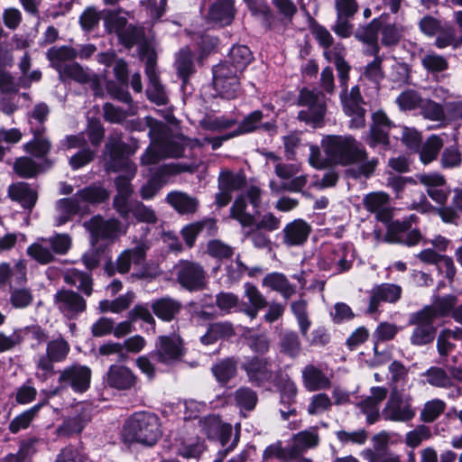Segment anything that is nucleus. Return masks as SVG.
<instances>
[{"label":"nucleus","mask_w":462,"mask_h":462,"mask_svg":"<svg viewBox=\"0 0 462 462\" xmlns=\"http://www.w3.org/2000/svg\"><path fill=\"white\" fill-rule=\"evenodd\" d=\"M69 346L63 339H56L49 342L47 346V355L54 362L64 360L69 354Z\"/></svg>","instance_id":"e2e57ef3"},{"label":"nucleus","mask_w":462,"mask_h":462,"mask_svg":"<svg viewBox=\"0 0 462 462\" xmlns=\"http://www.w3.org/2000/svg\"><path fill=\"white\" fill-rule=\"evenodd\" d=\"M358 407L361 409L362 412L365 414L366 421L369 424H374L379 420L380 416H382V412L380 413V404L369 397L361 401L358 403Z\"/></svg>","instance_id":"338daca9"},{"label":"nucleus","mask_w":462,"mask_h":462,"mask_svg":"<svg viewBox=\"0 0 462 462\" xmlns=\"http://www.w3.org/2000/svg\"><path fill=\"white\" fill-rule=\"evenodd\" d=\"M91 420V408L88 403L79 402L71 408L68 415L56 431L60 437H70L79 434Z\"/></svg>","instance_id":"9d476101"},{"label":"nucleus","mask_w":462,"mask_h":462,"mask_svg":"<svg viewBox=\"0 0 462 462\" xmlns=\"http://www.w3.org/2000/svg\"><path fill=\"white\" fill-rule=\"evenodd\" d=\"M106 381L109 386L118 390H127L134 387L136 383V376L131 369L125 365H111Z\"/></svg>","instance_id":"412c9836"},{"label":"nucleus","mask_w":462,"mask_h":462,"mask_svg":"<svg viewBox=\"0 0 462 462\" xmlns=\"http://www.w3.org/2000/svg\"><path fill=\"white\" fill-rule=\"evenodd\" d=\"M263 285L280 292L286 299L290 298L295 292L294 286L291 285L286 276L281 273L267 274L263 280Z\"/></svg>","instance_id":"72a5a7b5"},{"label":"nucleus","mask_w":462,"mask_h":462,"mask_svg":"<svg viewBox=\"0 0 462 462\" xmlns=\"http://www.w3.org/2000/svg\"><path fill=\"white\" fill-rule=\"evenodd\" d=\"M445 402L439 399L427 402L420 411V420L424 422L434 421L444 411Z\"/></svg>","instance_id":"13d9d810"},{"label":"nucleus","mask_w":462,"mask_h":462,"mask_svg":"<svg viewBox=\"0 0 462 462\" xmlns=\"http://www.w3.org/2000/svg\"><path fill=\"white\" fill-rule=\"evenodd\" d=\"M208 17L210 21L221 26L231 23L234 18L232 0H216L210 6Z\"/></svg>","instance_id":"a878e982"},{"label":"nucleus","mask_w":462,"mask_h":462,"mask_svg":"<svg viewBox=\"0 0 462 462\" xmlns=\"http://www.w3.org/2000/svg\"><path fill=\"white\" fill-rule=\"evenodd\" d=\"M234 335L232 324L228 322H217L211 324L205 335L200 337L204 345L214 344L218 339L228 338Z\"/></svg>","instance_id":"e433bc0d"},{"label":"nucleus","mask_w":462,"mask_h":462,"mask_svg":"<svg viewBox=\"0 0 462 462\" xmlns=\"http://www.w3.org/2000/svg\"><path fill=\"white\" fill-rule=\"evenodd\" d=\"M177 280L185 289L192 291L205 287V273L198 263L180 261L174 266Z\"/></svg>","instance_id":"ddd939ff"},{"label":"nucleus","mask_w":462,"mask_h":462,"mask_svg":"<svg viewBox=\"0 0 462 462\" xmlns=\"http://www.w3.org/2000/svg\"><path fill=\"white\" fill-rule=\"evenodd\" d=\"M208 421L214 425V429L207 430V435L209 438L218 435L221 445L223 447L226 446L232 437V426L230 424H222L219 418L216 416L210 417Z\"/></svg>","instance_id":"3c124183"},{"label":"nucleus","mask_w":462,"mask_h":462,"mask_svg":"<svg viewBox=\"0 0 462 462\" xmlns=\"http://www.w3.org/2000/svg\"><path fill=\"white\" fill-rule=\"evenodd\" d=\"M181 345V340L177 336H161L158 338L154 356L162 364H172L180 360L183 355Z\"/></svg>","instance_id":"a211bd4d"},{"label":"nucleus","mask_w":462,"mask_h":462,"mask_svg":"<svg viewBox=\"0 0 462 462\" xmlns=\"http://www.w3.org/2000/svg\"><path fill=\"white\" fill-rule=\"evenodd\" d=\"M252 60V53L248 47L245 45L234 46L228 55V58L224 61L230 63L239 72L243 73L245 68Z\"/></svg>","instance_id":"4c0bfd02"},{"label":"nucleus","mask_w":462,"mask_h":462,"mask_svg":"<svg viewBox=\"0 0 462 462\" xmlns=\"http://www.w3.org/2000/svg\"><path fill=\"white\" fill-rule=\"evenodd\" d=\"M388 201L389 196L382 191L369 193L364 199L365 208L376 213L378 219L382 221H387L390 217L387 211Z\"/></svg>","instance_id":"bb28decb"},{"label":"nucleus","mask_w":462,"mask_h":462,"mask_svg":"<svg viewBox=\"0 0 462 462\" xmlns=\"http://www.w3.org/2000/svg\"><path fill=\"white\" fill-rule=\"evenodd\" d=\"M167 201L180 213H192L198 207L195 198L180 191H173L168 194Z\"/></svg>","instance_id":"c9c22d12"},{"label":"nucleus","mask_w":462,"mask_h":462,"mask_svg":"<svg viewBox=\"0 0 462 462\" xmlns=\"http://www.w3.org/2000/svg\"><path fill=\"white\" fill-rule=\"evenodd\" d=\"M245 296L251 307L245 308L244 312L251 319H255L258 311L267 306V300L256 286L249 282L245 284Z\"/></svg>","instance_id":"473e14b6"},{"label":"nucleus","mask_w":462,"mask_h":462,"mask_svg":"<svg viewBox=\"0 0 462 462\" xmlns=\"http://www.w3.org/2000/svg\"><path fill=\"white\" fill-rule=\"evenodd\" d=\"M241 72L230 63L221 62L213 69V85L218 95L226 99L236 98L240 92Z\"/></svg>","instance_id":"423d86ee"},{"label":"nucleus","mask_w":462,"mask_h":462,"mask_svg":"<svg viewBox=\"0 0 462 462\" xmlns=\"http://www.w3.org/2000/svg\"><path fill=\"white\" fill-rule=\"evenodd\" d=\"M140 55L145 59V73L149 79L147 88L148 98L157 105H164L168 101L167 94L161 84L155 69L156 55L147 44L140 47Z\"/></svg>","instance_id":"6e6552de"},{"label":"nucleus","mask_w":462,"mask_h":462,"mask_svg":"<svg viewBox=\"0 0 462 462\" xmlns=\"http://www.w3.org/2000/svg\"><path fill=\"white\" fill-rule=\"evenodd\" d=\"M207 228L208 231L215 228V221L208 219L193 223L183 227L181 234L186 244L190 247L193 245L197 236Z\"/></svg>","instance_id":"864d4df0"},{"label":"nucleus","mask_w":462,"mask_h":462,"mask_svg":"<svg viewBox=\"0 0 462 462\" xmlns=\"http://www.w3.org/2000/svg\"><path fill=\"white\" fill-rule=\"evenodd\" d=\"M345 50L340 45H336L332 50L324 51V56L329 62H334L338 74V80L342 89L347 88L350 66L344 60Z\"/></svg>","instance_id":"393cba45"},{"label":"nucleus","mask_w":462,"mask_h":462,"mask_svg":"<svg viewBox=\"0 0 462 462\" xmlns=\"http://www.w3.org/2000/svg\"><path fill=\"white\" fill-rule=\"evenodd\" d=\"M319 443V435L316 430L310 429L295 434L291 443V453L296 456L308 448H314Z\"/></svg>","instance_id":"7c9ffc66"},{"label":"nucleus","mask_w":462,"mask_h":462,"mask_svg":"<svg viewBox=\"0 0 462 462\" xmlns=\"http://www.w3.org/2000/svg\"><path fill=\"white\" fill-rule=\"evenodd\" d=\"M404 31L405 26L400 22L385 24L381 32L382 43L385 46L396 45L400 42Z\"/></svg>","instance_id":"8fccbe9b"},{"label":"nucleus","mask_w":462,"mask_h":462,"mask_svg":"<svg viewBox=\"0 0 462 462\" xmlns=\"http://www.w3.org/2000/svg\"><path fill=\"white\" fill-rule=\"evenodd\" d=\"M149 247L150 245L146 240H141L134 248L122 252L116 259V270L120 273H125L129 272L132 265H142Z\"/></svg>","instance_id":"6ab92c4d"},{"label":"nucleus","mask_w":462,"mask_h":462,"mask_svg":"<svg viewBox=\"0 0 462 462\" xmlns=\"http://www.w3.org/2000/svg\"><path fill=\"white\" fill-rule=\"evenodd\" d=\"M245 184V177L230 171L222 172L218 179V189L234 192L241 189Z\"/></svg>","instance_id":"603ef678"},{"label":"nucleus","mask_w":462,"mask_h":462,"mask_svg":"<svg viewBox=\"0 0 462 462\" xmlns=\"http://www.w3.org/2000/svg\"><path fill=\"white\" fill-rule=\"evenodd\" d=\"M57 309L67 318L74 319L86 310V300L70 290H60L54 296Z\"/></svg>","instance_id":"dca6fc26"},{"label":"nucleus","mask_w":462,"mask_h":462,"mask_svg":"<svg viewBox=\"0 0 462 462\" xmlns=\"http://www.w3.org/2000/svg\"><path fill=\"white\" fill-rule=\"evenodd\" d=\"M176 68L179 75L185 81L193 69L192 53L189 49L180 50L176 60Z\"/></svg>","instance_id":"680f3d73"},{"label":"nucleus","mask_w":462,"mask_h":462,"mask_svg":"<svg viewBox=\"0 0 462 462\" xmlns=\"http://www.w3.org/2000/svg\"><path fill=\"white\" fill-rule=\"evenodd\" d=\"M433 315L430 309H422L411 315L410 323L416 325L411 336L412 345L423 346L434 339L436 329L433 326Z\"/></svg>","instance_id":"1a4fd4ad"},{"label":"nucleus","mask_w":462,"mask_h":462,"mask_svg":"<svg viewBox=\"0 0 462 462\" xmlns=\"http://www.w3.org/2000/svg\"><path fill=\"white\" fill-rule=\"evenodd\" d=\"M354 252L351 246L338 245L319 263L320 268L340 273L349 270L354 261Z\"/></svg>","instance_id":"4468645a"},{"label":"nucleus","mask_w":462,"mask_h":462,"mask_svg":"<svg viewBox=\"0 0 462 462\" xmlns=\"http://www.w3.org/2000/svg\"><path fill=\"white\" fill-rule=\"evenodd\" d=\"M63 280L69 285L77 286L87 296L91 295L93 283L90 274L71 268L63 273Z\"/></svg>","instance_id":"f704fd0d"},{"label":"nucleus","mask_w":462,"mask_h":462,"mask_svg":"<svg viewBox=\"0 0 462 462\" xmlns=\"http://www.w3.org/2000/svg\"><path fill=\"white\" fill-rule=\"evenodd\" d=\"M108 192L102 187L90 186L77 192L81 205L88 207V204L100 203L108 198Z\"/></svg>","instance_id":"37998d69"},{"label":"nucleus","mask_w":462,"mask_h":462,"mask_svg":"<svg viewBox=\"0 0 462 462\" xmlns=\"http://www.w3.org/2000/svg\"><path fill=\"white\" fill-rule=\"evenodd\" d=\"M402 390L391 387L389 398L382 410V418L384 420L408 422L415 417L412 397L411 394L403 393Z\"/></svg>","instance_id":"39448f33"},{"label":"nucleus","mask_w":462,"mask_h":462,"mask_svg":"<svg viewBox=\"0 0 462 462\" xmlns=\"http://www.w3.org/2000/svg\"><path fill=\"white\" fill-rule=\"evenodd\" d=\"M299 105L307 106V110L300 111L298 118L313 125H319L324 119L326 114V97L324 94L317 89L304 88L300 91Z\"/></svg>","instance_id":"0eeeda50"},{"label":"nucleus","mask_w":462,"mask_h":462,"mask_svg":"<svg viewBox=\"0 0 462 462\" xmlns=\"http://www.w3.org/2000/svg\"><path fill=\"white\" fill-rule=\"evenodd\" d=\"M91 370L81 365H73L60 372V388H71L75 393H84L89 388Z\"/></svg>","instance_id":"f8f14e48"},{"label":"nucleus","mask_w":462,"mask_h":462,"mask_svg":"<svg viewBox=\"0 0 462 462\" xmlns=\"http://www.w3.org/2000/svg\"><path fill=\"white\" fill-rule=\"evenodd\" d=\"M9 196L25 208H32L37 200V193L27 183L18 182L10 186Z\"/></svg>","instance_id":"c756f323"},{"label":"nucleus","mask_w":462,"mask_h":462,"mask_svg":"<svg viewBox=\"0 0 462 462\" xmlns=\"http://www.w3.org/2000/svg\"><path fill=\"white\" fill-rule=\"evenodd\" d=\"M457 304V297L455 295H445L437 298L432 305H428L423 309H430L433 311V319L438 317H446L452 313Z\"/></svg>","instance_id":"c03bdc74"},{"label":"nucleus","mask_w":462,"mask_h":462,"mask_svg":"<svg viewBox=\"0 0 462 462\" xmlns=\"http://www.w3.org/2000/svg\"><path fill=\"white\" fill-rule=\"evenodd\" d=\"M321 146L330 163L356 165V177H370L378 164L376 158L368 159L363 144L352 135H327L322 139Z\"/></svg>","instance_id":"f257e3e1"},{"label":"nucleus","mask_w":462,"mask_h":462,"mask_svg":"<svg viewBox=\"0 0 462 462\" xmlns=\"http://www.w3.org/2000/svg\"><path fill=\"white\" fill-rule=\"evenodd\" d=\"M442 146L443 142L440 137L437 135L430 136L420 151V162L425 165L433 162L437 158Z\"/></svg>","instance_id":"49530a36"},{"label":"nucleus","mask_w":462,"mask_h":462,"mask_svg":"<svg viewBox=\"0 0 462 462\" xmlns=\"http://www.w3.org/2000/svg\"><path fill=\"white\" fill-rule=\"evenodd\" d=\"M85 227L91 233L92 244L97 242L98 239L113 240L120 234V223L116 218L104 220L97 216L89 221L85 222Z\"/></svg>","instance_id":"f3484780"},{"label":"nucleus","mask_w":462,"mask_h":462,"mask_svg":"<svg viewBox=\"0 0 462 462\" xmlns=\"http://www.w3.org/2000/svg\"><path fill=\"white\" fill-rule=\"evenodd\" d=\"M421 116L430 121L446 123L445 104L441 105L431 99H423L420 104Z\"/></svg>","instance_id":"ea45409f"},{"label":"nucleus","mask_w":462,"mask_h":462,"mask_svg":"<svg viewBox=\"0 0 462 462\" xmlns=\"http://www.w3.org/2000/svg\"><path fill=\"white\" fill-rule=\"evenodd\" d=\"M274 171L282 180L281 184L282 189L298 192L307 183V177L305 175H297L300 172L298 164L277 162L274 165Z\"/></svg>","instance_id":"2eb2a0df"},{"label":"nucleus","mask_w":462,"mask_h":462,"mask_svg":"<svg viewBox=\"0 0 462 462\" xmlns=\"http://www.w3.org/2000/svg\"><path fill=\"white\" fill-rule=\"evenodd\" d=\"M389 372L391 374L392 387L402 389L407 382V368L402 363L394 361L389 365Z\"/></svg>","instance_id":"69168bd1"},{"label":"nucleus","mask_w":462,"mask_h":462,"mask_svg":"<svg viewBox=\"0 0 462 462\" xmlns=\"http://www.w3.org/2000/svg\"><path fill=\"white\" fill-rule=\"evenodd\" d=\"M310 230L311 227L306 221L295 219L283 228V242L290 246L300 245L307 240Z\"/></svg>","instance_id":"5701e85b"},{"label":"nucleus","mask_w":462,"mask_h":462,"mask_svg":"<svg viewBox=\"0 0 462 462\" xmlns=\"http://www.w3.org/2000/svg\"><path fill=\"white\" fill-rule=\"evenodd\" d=\"M56 209L59 213L58 226L66 223L71 216L77 213L86 212V207L81 205L79 199L77 198V193L72 198L58 200Z\"/></svg>","instance_id":"cd10ccee"},{"label":"nucleus","mask_w":462,"mask_h":462,"mask_svg":"<svg viewBox=\"0 0 462 462\" xmlns=\"http://www.w3.org/2000/svg\"><path fill=\"white\" fill-rule=\"evenodd\" d=\"M249 380L260 385L272 378V370L266 359L253 357L243 365Z\"/></svg>","instance_id":"b1692460"},{"label":"nucleus","mask_w":462,"mask_h":462,"mask_svg":"<svg viewBox=\"0 0 462 462\" xmlns=\"http://www.w3.org/2000/svg\"><path fill=\"white\" fill-rule=\"evenodd\" d=\"M417 257L423 263L437 264L441 263L446 267L447 276L451 278L455 274V267L450 257L437 254L433 249H425L417 254Z\"/></svg>","instance_id":"a19ab883"},{"label":"nucleus","mask_w":462,"mask_h":462,"mask_svg":"<svg viewBox=\"0 0 462 462\" xmlns=\"http://www.w3.org/2000/svg\"><path fill=\"white\" fill-rule=\"evenodd\" d=\"M125 144L120 138H111L106 144V151L110 157L107 168L114 171L125 169L128 176H119L116 179L117 194L132 195L133 189L130 184V178L136 172V167L128 159L124 157Z\"/></svg>","instance_id":"20e7f679"},{"label":"nucleus","mask_w":462,"mask_h":462,"mask_svg":"<svg viewBox=\"0 0 462 462\" xmlns=\"http://www.w3.org/2000/svg\"><path fill=\"white\" fill-rule=\"evenodd\" d=\"M212 373L219 383H226L236 373V363L233 358H226L211 368Z\"/></svg>","instance_id":"09e8293b"},{"label":"nucleus","mask_w":462,"mask_h":462,"mask_svg":"<svg viewBox=\"0 0 462 462\" xmlns=\"http://www.w3.org/2000/svg\"><path fill=\"white\" fill-rule=\"evenodd\" d=\"M131 213L139 222L155 224L158 220L155 211L140 201L134 202Z\"/></svg>","instance_id":"052dcab7"},{"label":"nucleus","mask_w":462,"mask_h":462,"mask_svg":"<svg viewBox=\"0 0 462 462\" xmlns=\"http://www.w3.org/2000/svg\"><path fill=\"white\" fill-rule=\"evenodd\" d=\"M27 254L40 264H48L55 256L46 238H38L26 250Z\"/></svg>","instance_id":"2f4dec72"},{"label":"nucleus","mask_w":462,"mask_h":462,"mask_svg":"<svg viewBox=\"0 0 462 462\" xmlns=\"http://www.w3.org/2000/svg\"><path fill=\"white\" fill-rule=\"evenodd\" d=\"M51 149V143L42 136V131H33V139L24 144V150L35 157H44Z\"/></svg>","instance_id":"a18cd8bd"},{"label":"nucleus","mask_w":462,"mask_h":462,"mask_svg":"<svg viewBox=\"0 0 462 462\" xmlns=\"http://www.w3.org/2000/svg\"><path fill=\"white\" fill-rule=\"evenodd\" d=\"M153 313L164 321H171L180 312L181 303L170 297L154 300L152 303Z\"/></svg>","instance_id":"c85d7f7f"},{"label":"nucleus","mask_w":462,"mask_h":462,"mask_svg":"<svg viewBox=\"0 0 462 462\" xmlns=\"http://www.w3.org/2000/svg\"><path fill=\"white\" fill-rule=\"evenodd\" d=\"M61 79H71L79 83H87L90 80V76L79 63H70L65 65L61 71H58Z\"/></svg>","instance_id":"4d7b16f0"},{"label":"nucleus","mask_w":462,"mask_h":462,"mask_svg":"<svg viewBox=\"0 0 462 462\" xmlns=\"http://www.w3.org/2000/svg\"><path fill=\"white\" fill-rule=\"evenodd\" d=\"M438 32L439 35L436 38L435 45L439 49H444L448 46H452L453 49H457L461 46L462 36L459 39H457L454 29L450 26L441 27L440 31Z\"/></svg>","instance_id":"6e6d98bb"},{"label":"nucleus","mask_w":462,"mask_h":462,"mask_svg":"<svg viewBox=\"0 0 462 462\" xmlns=\"http://www.w3.org/2000/svg\"><path fill=\"white\" fill-rule=\"evenodd\" d=\"M453 341H459V328L442 330L437 339V349L440 356H447L455 348Z\"/></svg>","instance_id":"79ce46f5"},{"label":"nucleus","mask_w":462,"mask_h":462,"mask_svg":"<svg viewBox=\"0 0 462 462\" xmlns=\"http://www.w3.org/2000/svg\"><path fill=\"white\" fill-rule=\"evenodd\" d=\"M402 294V288L399 285L392 283H382L375 286L371 291L370 303L368 311L374 313L377 310L380 302H395Z\"/></svg>","instance_id":"aec40b11"},{"label":"nucleus","mask_w":462,"mask_h":462,"mask_svg":"<svg viewBox=\"0 0 462 462\" xmlns=\"http://www.w3.org/2000/svg\"><path fill=\"white\" fill-rule=\"evenodd\" d=\"M423 376L426 377L428 383L435 387L448 388L452 385L451 378L440 367H430L423 374Z\"/></svg>","instance_id":"5fc2aeb1"},{"label":"nucleus","mask_w":462,"mask_h":462,"mask_svg":"<svg viewBox=\"0 0 462 462\" xmlns=\"http://www.w3.org/2000/svg\"><path fill=\"white\" fill-rule=\"evenodd\" d=\"M246 202L244 196H239L230 208V217L243 226H251L254 223L253 215L245 211Z\"/></svg>","instance_id":"de8ad7c7"},{"label":"nucleus","mask_w":462,"mask_h":462,"mask_svg":"<svg viewBox=\"0 0 462 462\" xmlns=\"http://www.w3.org/2000/svg\"><path fill=\"white\" fill-rule=\"evenodd\" d=\"M423 68L429 72H442L448 67V62L441 55L431 52L424 55L421 59Z\"/></svg>","instance_id":"bf43d9fd"},{"label":"nucleus","mask_w":462,"mask_h":462,"mask_svg":"<svg viewBox=\"0 0 462 462\" xmlns=\"http://www.w3.org/2000/svg\"><path fill=\"white\" fill-rule=\"evenodd\" d=\"M307 303L303 300H300L291 303V310L296 316L300 332L303 336L307 335L308 329L310 326V321L307 315Z\"/></svg>","instance_id":"0e129e2a"},{"label":"nucleus","mask_w":462,"mask_h":462,"mask_svg":"<svg viewBox=\"0 0 462 462\" xmlns=\"http://www.w3.org/2000/svg\"><path fill=\"white\" fill-rule=\"evenodd\" d=\"M302 383L309 392H316L330 387L329 377L313 365H306L302 370Z\"/></svg>","instance_id":"4be33fe9"},{"label":"nucleus","mask_w":462,"mask_h":462,"mask_svg":"<svg viewBox=\"0 0 462 462\" xmlns=\"http://www.w3.org/2000/svg\"><path fill=\"white\" fill-rule=\"evenodd\" d=\"M160 436L159 420L152 413H135L126 420L124 426L123 439L128 443L136 442L152 446Z\"/></svg>","instance_id":"7ed1b4c3"},{"label":"nucleus","mask_w":462,"mask_h":462,"mask_svg":"<svg viewBox=\"0 0 462 462\" xmlns=\"http://www.w3.org/2000/svg\"><path fill=\"white\" fill-rule=\"evenodd\" d=\"M368 462H402L401 457L392 450L373 451L366 449L363 452Z\"/></svg>","instance_id":"774afa93"},{"label":"nucleus","mask_w":462,"mask_h":462,"mask_svg":"<svg viewBox=\"0 0 462 462\" xmlns=\"http://www.w3.org/2000/svg\"><path fill=\"white\" fill-rule=\"evenodd\" d=\"M149 127V135L153 144L157 143L162 154L165 157L178 158L185 156V150H193L202 147L203 143L197 138H188L182 134H171L164 124L147 116L145 118Z\"/></svg>","instance_id":"f03ea898"},{"label":"nucleus","mask_w":462,"mask_h":462,"mask_svg":"<svg viewBox=\"0 0 462 462\" xmlns=\"http://www.w3.org/2000/svg\"><path fill=\"white\" fill-rule=\"evenodd\" d=\"M340 100L346 115L350 116L351 128H361L365 125V110L363 107V97L358 86H354L348 91L342 89L340 93Z\"/></svg>","instance_id":"9b49d317"},{"label":"nucleus","mask_w":462,"mask_h":462,"mask_svg":"<svg viewBox=\"0 0 462 462\" xmlns=\"http://www.w3.org/2000/svg\"><path fill=\"white\" fill-rule=\"evenodd\" d=\"M77 56V51L68 46L52 47L47 53L48 59L57 71H61V69L64 68L63 62L71 60Z\"/></svg>","instance_id":"58836bf2"}]
</instances>
